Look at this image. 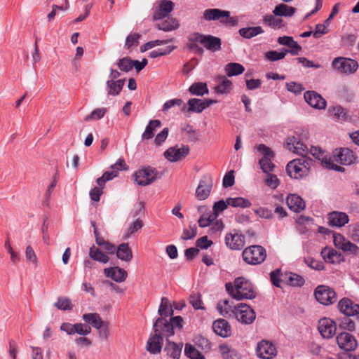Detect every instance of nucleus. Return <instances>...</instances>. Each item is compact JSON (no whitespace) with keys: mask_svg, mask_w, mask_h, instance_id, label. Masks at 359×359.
<instances>
[{"mask_svg":"<svg viewBox=\"0 0 359 359\" xmlns=\"http://www.w3.org/2000/svg\"><path fill=\"white\" fill-rule=\"evenodd\" d=\"M225 287L228 293L236 300L252 299L256 297L252 284L243 277L236 278L233 283H226Z\"/></svg>","mask_w":359,"mask_h":359,"instance_id":"f257e3e1","label":"nucleus"},{"mask_svg":"<svg viewBox=\"0 0 359 359\" xmlns=\"http://www.w3.org/2000/svg\"><path fill=\"white\" fill-rule=\"evenodd\" d=\"M167 318H158L153 325L154 332L166 337L167 339L175 334V329L182 328L183 319L181 316L171 317L170 320Z\"/></svg>","mask_w":359,"mask_h":359,"instance_id":"f03ea898","label":"nucleus"},{"mask_svg":"<svg viewBox=\"0 0 359 359\" xmlns=\"http://www.w3.org/2000/svg\"><path fill=\"white\" fill-rule=\"evenodd\" d=\"M312 159L303 156L290 161L286 166L287 175L294 179L303 178L309 175Z\"/></svg>","mask_w":359,"mask_h":359,"instance_id":"7ed1b4c3","label":"nucleus"},{"mask_svg":"<svg viewBox=\"0 0 359 359\" xmlns=\"http://www.w3.org/2000/svg\"><path fill=\"white\" fill-rule=\"evenodd\" d=\"M242 258L248 264L258 265L266 259V251L261 245H251L244 249L242 252Z\"/></svg>","mask_w":359,"mask_h":359,"instance_id":"20e7f679","label":"nucleus"},{"mask_svg":"<svg viewBox=\"0 0 359 359\" xmlns=\"http://www.w3.org/2000/svg\"><path fill=\"white\" fill-rule=\"evenodd\" d=\"M239 323L243 325L252 324L255 318V311L248 304L239 303L235 306L234 316Z\"/></svg>","mask_w":359,"mask_h":359,"instance_id":"39448f33","label":"nucleus"},{"mask_svg":"<svg viewBox=\"0 0 359 359\" xmlns=\"http://www.w3.org/2000/svg\"><path fill=\"white\" fill-rule=\"evenodd\" d=\"M158 172L150 166L143 168L134 173L135 180L140 186H147L153 183L157 178Z\"/></svg>","mask_w":359,"mask_h":359,"instance_id":"423d86ee","label":"nucleus"},{"mask_svg":"<svg viewBox=\"0 0 359 359\" xmlns=\"http://www.w3.org/2000/svg\"><path fill=\"white\" fill-rule=\"evenodd\" d=\"M316 300L321 304L329 305L337 301L336 292L325 285L318 286L314 292Z\"/></svg>","mask_w":359,"mask_h":359,"instance_id":"0eeeda50","label":"nucleus"},{"mask_svg":"<svg viewBox=\"0 0 359 359\" xmlns=\"http://www.w3.org/2000/svg\"><path fill=\"white\" fill-rule=\"evenodd\" d=\"M257 150L263 155V157L259 161V163L262 171L264 173L273 171L275 168V165L271 161L274 157L272 150L263 144H261L257 147Z\"/></svg>","mask_w":359,"mask_h":359,"instance_id":"6e6552de","label":"nucleus"},{"mask_svg":"<svg viewBox=\"0 0 359 359\" xmlns=\"http://www.w3.org/2000/svg\"><path fill=\"white\" fill-rule=\"evenodd\" d=\"M332 67L341 73L353 74L358 68V62L347 57H337L332 62Z\"/></svg>","mask_w":359,"mask_h":359,"instance_id":"1a4fd4ad","label":"nucleus"},{"mask_svg":"<svg viewBox=\"0 0 359 359\" xmlns=\"http://www.w3.org/2000/svg\"><path fill=\"white\" fill-rule=\"evenodd\" d=\"M334 161L341 165H350L358 163V157L348 148H339L334 151Z\"/></svg>","mask_w":359,"mask_h":359,"instance_id":"9d476101","label":"nucleus"},{"mask_svg":"<svg viewBox=\"0 0 359 359\" xmlns=\"http://www.w3.org/2000/svg\"><path fill=\"white\" fill-rule=\"evenodd\" d=\"M225 244L231 250H241L245 244V236L233 230L226 235Z\"/></svg>","mask_w":359,"mask_h":359,"instance_id":"9b49d317","label":"nucleus"},{"mask_svg":"<svg viewBox=\"0 0 359 359\" xmlns=\"http://www.w3.org/2000/svg\"><path fill=\"white\" fill-rule=\"evenodd\" d=\"M189 153L188 146L182 147H172L168 149L163 154L164 157L170 162H177L184 158Z\"/></svg>","mask_w":359,"mask_h":359,"instance_id":"f8f14e48","label":"nucleus"},{"mask_svg":"<svg viewBox=\"0 0 359 359\" xmlns=\"http://www.w3.org/2000/svg\"><path fill=\"white\" fill-rule=\"evenodd\" d=\"M337 342L339 348L346 351L355 350L358 345L354 337L348 332H341L338 334Z\"/></svg>","mask_w":359,"mask_h":359,"instance_id":"ddd939ff","label":"nucleus"},{"mask_svg":"<svg viewBox=\"0 0 359 359\" xmlns=\"http://www.w3.org/2000/svg\"><path fill=\"white\" fill-rule=\"evenodd\" d=\"M257 355L263 359H271L276 355V346L270 341L262 340L257 347Z\"/></svg>","mask_w":359,"mask_h":359,"instance_id":"4468645a","label":"nucleus"},{"mask_svg":"<svg viewBox=\"0 0 359 359\" xmlns=\"http://www.w3.org/2000/svg\"><path fill=\"white\" fill-rule=\"evenodd\" d=\"M318 330L323 338H332L336 332V325L330 318H324L318 322Z\"/></svg>","mask_w":359,"mask_h":359,"instance_id":"2eb2a0df","label":"nucleus"},{"mask_svg":"<svg viewBox=\"0 0 359 359\" xmlns=\"http://www.w3.org/2000/svg\"><path fill=\"white\" fill-rule=\"evenodd\" d=\"M212 181L210 177L204 176L199 182L196 190V196L198 200L206 199L211 191Z\"/></svg>","mask_w":359,"mask_h":359,"instance_id":"dca6fc26","label":"nucleus"},{"mask_svg":"<svg viewBox=\"0 0 359 359\" xmlns=\"http://www.w3.org/2000/svg\"><path fill=\"white\" fill-rule=\"evenodd\" d=\"M338 308L346 316H353L359 313V305L348 298L341 299L338 303Z\"/></svg>","mask_w":359,"mask_h":359,"instance_id":"f3484780","label":"nucleus"},{"mask_svg":"<svg viewBox=\"0 0 359 359\" xmlns=\"http://www.w3.org/2000/svg\"><path fill=\"white\" fill-rule=\"evenodd\" d=\"M305 101L312 107L318 109H325L326 107L325 100L315 91H307L304 95Z\"/></svg>","mask_w":359,"mask_h":359,"instance_id":"a211bd4d","label":"nucleus"},{"mask_svg":"<svg viewBox=\"0 0 359 359\" xmlns=\"http://www.w3.org/2000/svg\"><path fill=\"white\" fill-rule=\"evenodd\" d=\"M320 254L323 259L328 263L339 264L344 260L343 255L332 248H323Z\"/></svg>","mask_w":359,"mask_h":359,"instance_id":"6ab92c4d","label":"nucleus"},{"mask_svg":"<svg viewBox=\"0 0 359 359\" xmlns=\"http://www.w3.org/2000/svg\"><path fill=\"white\" fill-rule=\"evenodd\" d=\"M348 221V216L344 212L333 211L328 215V224L332 226L342 227Z\"/></svg>","mask_w":359,"mask_h":359,"instance_id":"aec40b11","label":"nucleus"},{"mask_svg":"<svg viewBox=\"0 0 359 359\" xmlns=\"http://www.w3.org/2000/svg\"><path fill=\"white\" fill-rule=\"evenodd\" d=\"M163 344V336L158 333L151 334L147 344V350L152 354H156L161 352Z\"/></svg>","mask_w":359,"mask_h":359,"instance_id":"412c9836","label":"nucleus"},{"mask_svg":"<svg viewBox=\"0 0 359 359\" xmlns=\"http://www.w3.org/2000/svg\"><path fill=\"white\" fill-rule=\"evenodd\" d=\"M212 329L216 334L222 337H227L231 335V326L224 319L215 320L212 324Z\"/></svg>","mask_w":359,"mask_h":359,"instance_id":"4be33fe9","label":"nucleus"},{"mask_svg":"<svg viewBox=\"0 0 359 359\" xmlns=\"http://www.w3.org/2000/svg\"><path fill=\"white\" fill-rule=\"evenodd\" d=\"M104 272L107 277L111 278L117 283L123 282L128 276L127 271L118 266L105 269Z\"/></svg>","mask_w":359,"mask_h":359,"instance_id":"5701e85b","label":"nucleus"},{"mask_svg":"<svg viewBox=\"0 0 359 359\" xmlns=\"http://www.w3.org/2000/svg\"><path fill=\"white\" fill-rule=\"evenodd\" d=\"M287 147L290 151L297 154L305 156L307 153V147L302 142L297 140L295 137H290L287 139Z\"/></svg>","mask_w":359,"mask_h":359,"instance_id":"b1692460","label":"nucleus"},{"mask_svg":"<svg viewBox=\"0 0 359 359\" xmlns=\"http://www.w3.org/2000/svg\"><path fill=\"white\" fill-rule=\"evenodd\" d=\"M287 207L295 212H299L305 208L304 201L297 194H290L286 198Z\"/></svg>","mask_w":359,"mask_h":359,"instance_id":"393cba45","label":"nucleus"},{"mask_svg":"<svg viewBox=\"0 0 359 359\" xmlns=\"http://www.w3.org/2000/svg\"><path fill=\"white\" fill-rule=\"evenodd\" d=\"M229 11L218 8H208L203 12V18L205 20H219L222 23L224 17H229Z\"/></svg>","mask_w":359,"mask_h":359,"instance_id":"a878e982","label":"nucleus"},{"mask_svg":"<svg viewBox=\"0 0 359 359\" xmlns=\"http://www.w3.org/2000/svg\"><path fill=\"white\" fill-rule=\"evenodd\" d=\"M116 255L118 259L130 262L133 259V252L128 243H121L116 249Z\"/></svg>","mask_w":359,"mask_h":359,"instance_id":"bb28decb","label":"nucleus"},{"mask_svg":"<svg viewBox=\"0 0 359 359\" xmlns=\"http://www.w3.org/2000/svg\"><path fill=\"white\" fill-rule=\"evenodd\" d=\"M182 348V344H177L174 342H171L167 339V343L164 348V351L167 355L172 358V359H179L181 355Z\"/></svg>","mask_w":359,"mask_h":359,"instance_id":"cd10ccee","label":"nucleus"},{"mask_svg":"<svg viewBox=\"0 0 359 359\" xmlns=\"http://www.w3.org/2000/svg\"><path fill=\"white\" fill-rule=\"evenodd\" d=\"M283 281L288 285L292 287H302L305 283L304 278L295 273H285L283 276Z\"/></svg>","mask_w":359,"mask_h":359,"instance_id":"c85d7f7f","label":"nucleus"},{"mask_svg":"<svg viewBox=\"0 0 359 359\" xmlns=\"http://www.w3.org/2000/svg\"><path fill=\"white\" fill-rule=\"evenodd\" d=\"M217 308L219 313L226 318H233L234 316L235 306H232L229 300L220 301Z\"/></svg>","mask_w":359,"mask_h":359,"instance_id":"c756f323","label":"nucleus"},{"mask_svg":"<svg viewBox=\"0 0 359 359\" xmlns=\"http://www.w3.org/2000/svg\"><path fill=\"white\" fill-rule=\"evenodd\" d=\"M173 3L171 1H164L161 3L159 8L154 13L153 18L154 20L165 18L173 9Z\"/></svg>","mask_w":359,"mask_h":359,"instance_id":"7c9ffc66","label":"nucleus"},{"mask_svg":"<svg viewBox=\"0 0 359 359\" xmlns=\"http://www.w3.org/2000/svg\"><path fill=\"white\" fill-rule=\"evenodd\" d=\"M161 126V122L159 120H151L142 135V140H149L154 137L156 129L159 128Z\"/></svg>","mask_w":359,"mask_h":359,"instance_id":"2f4dec72","label":"nucleus"},{"mask_svg":"<svg viewBox=\"0 0 359 359\" xmlns=\"http://www.w3.org/2000/svg\"><path fill=\"white\" fill-rule=\"evenodd\" d=\"M83 320L91 324L97 330L101 329L106 322H104L97 313H85L83 315Z\"/></svg>","mask_w":359,"mask_h":359,"instance_id":"473e14b6","label":"nucleus"},{"mask_svg":"<svg viewBox=\"0 0 359 359\" xmlns=\"http://www.w3.org/2000/svg\"><path fill=\"white\" fill-rule=\"evenodd\" d=\"M203 45L206 49L215 52L221 49V39L212 35H205Z\"/></svg>","mask_w":359,"mask_h":359,"instance_id":"72a5a7b5","label":"nucleus"},{"mask_svg":"<svg viewBox=\"0 0 359 359\" xmlns=\"http://www.w3.org/2000/svg\"><path fill=\"white\" fill-rule=\"evenodd\" d=\"M124 83L125 79L107 81L106 84L108 94L113 96L118 95L122 90Z\"/></svg>","mask_w":359,"mask_h":359,"instance_id":"f704fd0d","label":"nucleus"},{"mask_svg":"<svg viewBox=\"0 0 359 359\" xmlns=\"http://www.w3.org/2000/svg\"><path fill=\"white\" fill-rule=\"evenodd\" d=\"M173 309L170 305V301L167 297H162L158 313L159 318L171 317L173 315Z\"/></svg>","mask_w":359,"mask_h":359,"instance_id":"c9c22d12","label":"nucleus"},{"mask_svg":"<svg viewBox=\"0 0 359 359\" xmlns=\"http://www.w3.org/2000/svg\"><path fill=\"white\" fill-rule=\"evenodd\" d=\"M239 34L245 39H252L264 33V29L260 26L243 27L238 30Z\"/></svg>","mask_w":359,"mask_h":359,"instance_id":"e433bc0d","label":"nucleus"},{"mask_svg":"<svg viewBox=\"0 0 359 359\" xmlns=\"http://www.w3.org/2000/svg\"><path fill=\"white\" fill-rule=\"evenodd\" d=\"M296 12V8L289 6L285 4H280L276 6L273 11V13L276 16L291 17Z\"/></svg>","mask_w":359,"mask_h":359,"instance_id":"4c0bfd02","label":"nucleus"},{"mask_svg":"<svg viewBox=\"0 0 359 359\" xmlns=\"http://www.w3.org/2000/svg\"><path fill=\"white\" fill-rule=\"evenodd\" d=\"M189 92L193 95L203 96L208 93V88L206 83H194L189 88Z\"/></svg>","mask_w":359,"mask_h":359,"instance_id":"58836bf2","label":"nucleus"},{"mask_svg":"<svg viewBox=\"0 0 359 359\" xmlns=\"http://www.w3.org/2000/svg\"><path fill=\"white\" fill-rule=\"evenodd\" d=\"M227 204L233 208H249L251 206V202L245 198L243 197H236V198H227Z\"/></svg>","mask_w":359,"mask_h":359,"instance_id":"ea45409f","label":"nucleus"},{"mask_svg":"<svg viewBox=\"0 0 359 359\" xmlns=\"http://www.w3.org/2000/svg\"><path fill=\"white\" fill-rule=\"evenodd\" d=\"M89 256L95 261L106 264L109 262V257L98 248L93 246L89 250Z\"/></svg>","mask_w":359,"mask_h":359,"instance_id":"a19ab883","label":"nucleus"},{"mask_svg":"<svg viewBox=\"0 0 359 359\" xmlns=\"http://www.w3.org/2000/svg\"><path fill=\"white\" fill-rule=\"evenodd\" d=\"M188 105H189V108L187 109L188 111L201 113L205 109L204 101L201 99H197V98L189 99L188 101Z\"/></svg>","mask_w":359,"mask_h":359,"instance_id":"79ce46f5","label":"nucleus"},{"mask_svg":"<svg viewBox=\"0 0 359 359\" xmlns=\"http://www.w3.org/2000/svg\"><path fill=\"white\" fill-rule=\"evenodd\" d=\"M245 70L244 67L236 62H231L226 65L225 72L228 76L241 74Z\"/></svg>","mask_w":359,"mask_h":359,"instance_id":"37998d69","label":"nucleus"},{"mask_svg":"<svg viewBox=\"0 0 359 359\" xmlns=\"http://www.w3.org/2000/svg\"><path fill=\"white\" fill-rule=\"evenodd\" d=\"M157 26L159 29L168 32L177 29L179 27V24L176 19L168 18L158 23Z\"/></svg>","mask_w":359,"mask_h":359,"instance_id":"c03bdc74","label":"nucleus"},{"mask_svg":"<svg viewBox=\"0 0 359 359\" xmlns=\"http://www.w3.org/2000/svg\"><path fill=\"white\" fill-rule=\"evenodd\" d=\"M220 351L224 359H241L238 352L226 345L220 346Z\"/></svg>","mask_w":359,"mask_h":359,"instance_id":"a18cd8bd","label":"nucleus"},{"mask_svg":"<svg viewBox=\"0 0 359 359\" xmlns=\"http://www.w3.org/2000/svg\"><path fill=\"white\" fill-rule=\"evenodd\" d=\"M273 15H266L264 17L263 21L267 25L273 29H279L283 26V20Z\"/></svg>","mask_w":359,"mask_h":359,"instance_id":"49530a36","label":"nucleus"},{"mask_svg":"<svg viewBox=\"0 0 359 359\" xmlns=\"http://www.w3.org/2000/svg\"><path fill=\"white\" fill-rule=\"evenodd\" d=\"M54 306L57 309L62 311H70L73 309V304H72L71 299L65 297H59L57 302L54 304Z\"/></svg>","mask_w":359,"mask_h":359,"instance_id":"de8ad7c7","label":"nucleus"},{"mask_svg":"<svg viewBox=\"0 0 359 359\" xmlns=\"http://www.w3.org/2000/svg\"><path fill=\"white\" fill-rule=\"evenodd\" d=\"M219 79L221 80L219 83L215 87L216 92L219 94L229 93L232 85L231 81L224 77H220Z\"/></svg>","mask_w":359,"mask_h":359,"instance_id":"09e8293b","label":"nucleus"},{"mask_svg":"<svg viewBox=\"0 0 359 359\" xmlns=\"http://www.w3.org/2000/svg\"><path fill=\"white\" fill-rule=\"evenodd\" d=\"M287 53L288 50L287 49H282L280 52H278L276 50H269L265 53V57L269 61L274 62L283 59Z\"/></svg>","mask_w":359,"mask_h":359,"instance_id":"8fccbe9b","label":"nucleus"},{"mask_svg":"<svg viewBox=\"0 0 359 359\" xmlns=\"http://www.w3.org/2000/svg\"><path fill=\"white\" fill-rule=\"evenodd\" d=\"M184 354L191 359H203V355L194 346L187 344Z\"/></svg>","mask_w":359,"mask_h":359,"instance_id":"3c124183","label":"nucleus"},{"mask_svg":"<svg viewBox=\"0 0 359 359\" xmlns=\"http://www.w3.org/2000/svg\"><path fill=\"white\" fill-rule=\"evenodd\" d=\"M334 158L331 159L330 158H329L327 156H323L322 158V165L324 168L330 169V170H336L338 172H344V168L341 166L335 165L334 163Z\"/></svg>","mask_w":359,"mask_h":359,"instance_id":"603ef678","label":"nucleus"},{"mask_svg":"<svg viewBox=\"0 0 359 359\" xmlns=\"http://www.w3.org/2000/svg\"><path fill=\"white\" fill-rule=\"evenodd\" d=\"M117 65L120 70L125 72H128L133 68V60H132L128 57H126L120 59L117 63Z\"/></svg>","mask_w":359,"mask_h":359,"instance_id":"864d4df0","label":"nucleus"},{"mask_svg":"<svg viewBox=\"0 0 359 359\" xmlns=\"http://www.w3.org/2000/svg\"><path fill=\"white\" fill-rule=\"evenodd\" d=\"M172 41H173L172 39H168L166 40H158H158L151 41H149V42L144 43V45H142L140 48V50H141V52H144V51L147 50L148 49L152 48L156 46L166 44L170 42H172Z\"/></svg>","mask_w":359,"mask_h":359,"instance_id":"5fc2aeb1","label":"nucleus"},{"mask_svg":"<svg viewBox=\"0 0 359 359\" xmlns=\"http://www.w3.org/2000/svg\"><path fill=\"white\" fill-rule=\"evenodd\" d=\"M328 112L331 116L337 119H344L346 115L344 109L341 106L330 107Z\"/></svg>","mask_w":359,"mask_h":359,"instance_id":"6e6d98bb","label":"nucleus"},{"mask_svg":"<svg viewBox=\"0 0 359 359\" xmlns=\"http://www.w3.org/2000/svg\"><path fill=\"white\" fill-rule=\"evenodd\" d=\"M283 276L284 274L281 273V271L280 269H276L271 271L270 273V278L272 284L277 287H280V283L284 280Z\"/></svg>","mask_w":359,"mask_h":359,"instance_id":"4d7b16f0","label":"nucleus"},{"mask_svg":"<svg viewBox=\"0 0 359 359\" xmlns=\"http://www.w3.org/2000/svg\"><path fill=\"white\" fill-rule=\"evenodd\" d=\"M107 112V109L105 108H98L93 110L90 115H88L85 117L86 121H89L90 120H99L104 117Z\"/></svg>","mask_w":359,"mask_h":359,"instance_id":"13d9d810","label":"nucleus"},{"mask_svg":"<svg viewBox=\"0 0 359 359\" xmlns=\"http://www.w3.org/2000/svg\"><path fill=\"white\" fill-rule=\"evenodd\" d=\"M91 332V327L83 323H75L74 327V334L77 333L80 335L86 336Z\"/></svg>","mask_w":359,"mask_h":359,"instance_id":"bf43d9fd","label":"nucleus"},{"mask_svg":"<svg viewBox=\"0 0 359 359\" xmlns=\"http://www.w3.org/2000/svg\"><path fill=\"white\" fill-rule=\"evenodd\" d=\"M143 226L142 221L137 218L135 222H133L131 225L128 227L126 232L125 237L129 238L132 234L142 229Z\"/></svg>","mask_w":359,"mask_h":359,"instance_id":"052dcab7","label":"nucleus"},{"mask_svg":"<svg viewBox=\"0 0 359 359\" xmlns=\"http://www.w3.org/2000/svg\"><path fill=\"white\" fill-rule=\"evenodd\" d=\"M266 174V177L264 182L266 186L269 187L273 189H276L280 184V181L278 177L276 175L271 174L270 172Z\"/></svg>","mask_w":359,"mask_h":359,"instance_id":"680f3d73","label":"nucleus"},{"mask_svg":"<svg viewBox=\"0 0 359 359\" xmlns=\"http://www.w3.org/2000/svg\"><path fill=\"white\" fill-rule=\"evenodd\" d=\"M216 219H217V215L215 214L211 213L208 216L203 215L199 218V219L198 221V225H199V226H201L202 228L207 227L212 222L216 220Z\"/></svg>","mask_w":359,"mask_h":359,"instance_id":"e2e57ef3","label":"nucleus"},{"mask_svg":"<svg viewBox=\"0 0 359 359\" xmlns=\"http://www.w3.org/2000/svg\"><path fill=\"white\" fill-rule=\"evenodd\" d=\"M175 46H168L165 49L158 48L156 50H154L150 52L149 57L151 58H156L160 56H163L170 54L173 50Z\"/></svg>","mask_w":359,"mask_h":359,"instance_id":"0e129e2a","label":"nucleus"},{"mask_svg":"<svg viewBox=\"0 0 359 359\" xmlns=\"http://www.w3.org/2000/svg\"><path fill=\"white\" fill-rule=\"evenodd\" d=\"M189 303L195 309H204L203 303L199 294H192L190 295Z\"/></svg>","mask_w":359,"mask_h":359,"instance_id":"69168bd1","label":"nucleus"},{"mask_svg":"<svg viewBox=\"0 0 359 359\" xmlns=\"http://www.w3.org/2000/svg\"><path fill=\"white\" fill-rule=\"evenodd\" d=\"M228 205H229L227 204V199L226 201L220 200L219 201L215 202L212 207V214H215L217 217L220 212H222V211L227 208Z\"/></svg>","mask_w":359,"mask_h":359,"instance_id":"338daca9","label":"nucleus"},{"mask_svg":"<svg viewBox=\"0 0 359 359\" xmlns=\"http://www.w3.org/2000/svg\"><path fill=\"white\" fill-rule=\"evenodd\" d=\"M140 38V35L137 33H132L126 37V46L127 48H130L132 46H136L138 45V40Z\"/></svg>","mask_w":359,"mask_h":359,"instance_id":"774afa93","label":"nucleus"}]
</instances>
